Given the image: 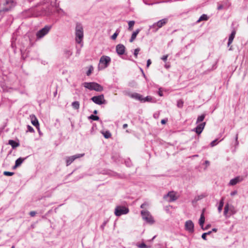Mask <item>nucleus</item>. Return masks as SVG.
<instances>
[{
    "instance_id": "nucleus-1",
    "label": "nucleus",
    "mask_w": 248,
    "mask_h": 248,
    "mask_svg": "<svg viewBox=\"0 0 248 248\" xmlns=\"http://www.w3.org/2000/svg\"><path fill=\"white\" fill-rule=\"evenodd\" d=\"M76 42L79 44H82L83 38V29L82 25L80 23H77L76 26Z\"/></svg>"
},
{
    "instance_id": "nucleus-2",
    "label": "nucleus",
    "mask_w": 248,
    "mask_h": 248,
    "mask_svg": "<svg viewBox=\"0 0 248 248\" xmlns=\"http://www.w3.org/2000/svg\"><path fill=\"white\" fill-rule=\"evenodd\" d=\"M84 87L91 91L94 90L96 92H101L103 90V87L98 83L95 82H84Z\"/></svg>"
},
{
    "instance_id": "nucleus-3",
    "label": "nucleus",
    "mask_w": 248,
    "mask_h": 248,
    "mask_svg": "<svg viewBox=\"0 0 248 248\" xmlns=\"http://www.w3.org/2000/svg\"><path fill=\"white\" fill-rule=\"evenodd\" d=\"M237 212V210L235 207L232 205L227 203L224 207V215L226 218H229L231 215H234Z\"/></svg>"
},
{
    "instance_id": "nucleus-4",
    "label": "nucleus",
    "mask_w": 248,
    "mask_h": 248,
    "mask_svg": "<svg viewBox=\"0 0 248 248\" xmlns=\"http://www.w3.org/2000/svg\"><path fill=\"white\" fill-rule=\"evenodd\" d=\"M110 61L111 59L109 57L107 56H102L99 60L98 69L99 70H102L107 68L108 66Z\"/></svg>"
},
{
    "instance_id": "nucleus-5",
    "label": "nucleus",
    "mask_w": 248,
    "mask_h": 248,
    "mask_svg": "<svg viewBox=\"0 0 248 248\" xmlns=\"http://www.w3.org/2000/svg\"><path fill=\"white\" fill-rule=\"evenodd\" d=\"M141 215L142 219L149 224H152L154 223L155 220L150 213L147 210H142Z\"/></svg>"
},
{
    "instance_id": "nucleus-6",
    "label": "nucleus",
    "mask_w": 248,
    "mask_h": 248,
    "mask_svg": "<svg viewBox=\"0 0 248 248\" xmlns=\"http://www.w3.org/2000/svg\"><path fill=\"white\" fill-rule=\"evenodd\" d=\"M129 212L127 207L124 206H117L115 209L114 214L116 216L119 217L122 215H125Z\"/></svg>"
},
{
    "instance_id": "nucleus-7",
    "label": "nucleus",
    "mask_w": 248,
    "mask_h": 248,
    "mask_svg": "<svg viewBox=\"0 0 248 248\" xmlns=\"http://www.w3.org/2000/svg\"><path fill=\"white\" fill-rule=\"evenodd\" d=\"M168 21V18L162 19L150 26L151 29H155L157 31L159 28L164 26Z\"/></svg>"
},
{
    "instance_id": "nucleus-8",
    "label": "nucleus",
    "mask_w": 248,
    "mask_h": 248,
    "mask_svg": "<svg viewBox=\"0 0 248 248\" xmlns=\"http://www.w3.org/2000/svg\"><path fill=\"white\" fill-rule=\"evenodd\" d=\"M51 29V26H46L44 28L39 30L36 33V36L37 38L40 39L43 38L45 35L48 33Z\"/></svg>"
},
{
    "instance_id": "nucleus-9",
    "label": "nucleus",
    "mask_w": 248,
    "mask_h": 248,
    "mask_svg": "<svg viewBox=\"0 0 248 248\" xmlns=\"http://www.w3.org/2000/svg\"><path fill=\"white\" fill-rule=\"evenodd\" d=\"M91 100L97 105H102L106 103V100L104 99L103 94L93 96L91 98Z\"/></svg>"
},
{
    "instance_id": "nucleus-10",
    "label": "nucleus",
    "mask_w": 248,
    "mask_h": 248,
    "mask_svg": "<svg viewBox=\"0 0 248 248\" xmlns=\"http://www.w3.org/2000/svg\"><path fill=\"white\" fill-rule=\"evenodd\" d=\"M84 155V154H77L72 156L66 157L65 158L66 166L70 165L75 159L81 157Z\"/></svg>"
},
{
    "instance_id": "nucleus-11",
    "label": "nucleus",
    "mask_w": 248,
    "mask_h": 248,
    "mask_svg": "<svg viewBox=\"0 0 248 248\" xmlns=\"http://www.w3.org/2000/svg\"><path fill=\"white\" fill-rule=\"evenodd\" d=\"M164 199L169 202H173L177 199L176 193L174 191H170L167 195L164 196Z\"/></svg>"
},
{
    "instance_id": "nucleus-12",
    "label": "nucleus",
    "mask_w": 248,
    "mask_h": 248,
    "mask_svg": "<svg viewBox=\"0 0 248 248\" xmlns=\"http://www.w3.org/2000/svg\"><path fill=\"white\" fill-rule=\"evenodd\" d=\"M194 223L191 220H189L185 222V229L189 232L192 233L194 232Z\"/></svg>"
},
{
    "instance_id": "nucleus-13",
    "label": "nucleus",
    "mask_w": 248,
    "mask_h": 248,
    "mask_svg": "<svg viewBox=\"0 0 248 248\" xmlns=\"http://www.w3.org/2000/svg\"><path fill=\"white\" fill-rule=\"evenodd\" d=\"M244 177L242 176H237L235 178L232 179L230 180L229 182V185L231 186L235 185L237 183L242 182L244 180Z\"/></svg>"
},
{
    "instance_id": "nucleus-14",
    "label": "nucleus",
    "mask_w": 248,
    "mask_h": 248,
    "mask_svg": "<svg viewBox=\"0 0 248 248\" xmlns=\"http://www.w3.org/2000/svg\"><path fill=\"white\" fill-rule=\"evenodd\" d=\"M125 46L122 44H119L116 46V50L119 55H123L125 52Z\"/></svg>"
},
{
    "instance_id": "nucleus-15",
    "label": "nucleus",
    "mask_w": 248,
    "mask_h": 248,
    "mask_svg": "<svg viewBox=\"0 0 248 248\" xmlns=\"http://www.w3.org/2000/svg\"><path fill=\"white\" fill-rule=\"evenodd\" d=\"M205 125V122L200 124L196 128L193 129L192 131H195L198 134H200L203 130Z\"/></svg>"
},
{
    "instance_id": "nucleus-16",
    "label": "nucleus",
    "mask_w": 248,
    "mask_h": 248,
    "mask_svg": "<svg viewBox=\"0 0 248 248\" xmlns=\"http://www.w3.org/2000/svg\"><path fill=\"white\" fill-rule=\"evenodd\" d=\"M127 95L131 98L141 101L143 99V96L140 94L136 93H128Z\"/></svg>"
},
{
    "instance_id": "nucleus-17",
    "label": "nucleus",
    "mask_w": 248,
    "mask_h": 248,
    "mask_svg": "<svg viewBox=\"0 0 248 248\" xmlns=\"http://www.w3.org/2000/svg\"><path fill=\"white\" fill-rule=\"evenodd\" d=\"M30 118L31 119V124L36 127H39V122L35 116L34 115H30Z\"/></svg>"
},
{
    "instance_id": "nucleus-18",
    "label": "nucleus",
    "mask_w": 248,
    "mask_h": 248,
    "mask_svg": "<svg viewBox=\"0 0 248 248\" xmlns=\"http://www.w3.org/2000/svg\"><path fill=\"white\" fill-rule=\"evenodd\" d=\"M235 34H236L235 31L233 30L229 37L228 42V46H229L231 45V44L232 43V42L233 40V39L235 37Z\"/></svg>"
},
{
    "instance_id": "nucleus-19",
    "label": "nucleus",
    "mask_w": 248,
    "mask_h": 248,
    "mask_svg": "<svg viewBox=\"0 0 248 248\" xmlns=\"http://www.w3.org/2000/svg\"><path fill=\"white\" fill-rule=\"evenodd\" d=\"M24 160L25 158H23L21 157H19L17 159H16L15 162V165L13 168V169H15L17 167H19L23 163Z\"/></svg>"
},
{
    "instance_id": "nucleus-20",
    "label": "nucleus",
    "mask_w": 248,
    "mask_h": 248,
    "mask_svg": "<svg viewBox=\"0 0 248 248\" xmlns=\"http://www.w3.org/2000/svg\"><path fill=\"white\" fill-rule=\"evenodd\" d=\"M140 29H137L135 31H134L131 35V38L130 39V42H132L136 38L137 34L140 31Z\"/></svg>"
},
{
    "instance_id": "nucleus-21",
    "label": "nucleus",
    "mask_w": 248,
    "mask_h": 248,
    "mask_svg": "<svg viewBox=\"0 0 248 248\" xmlns=\"http://www.w3.org/2000/svg\"><path fill=\"white\" fill-rule=\"evenodd\" d=\"M8 144L10 145L13 149L18 147L19 145L18 143L12 140H10L8 141Z\"/></svg>"
},
{
    "instance_id": "nucleus-22",
    "label": "nucleus",
    "mask_w": 248,
    "mask_h": 248,
    "mask_svg": "<svg viewBox=\"0 0 248 248\" xmlns=\"http://www.w3.org/2000/svg\"><path fill=\"white\" fill-rule=\"evenodd\" d=\"M204 221H205L204 216L203 213H202L201 214L200 218L199 219V222L200 225L201 226V227L202 228V229L203 230H204V229L203 228V224L204 223Z\"/></svg>"
},
{
    "instance_id": "nucleus-23",
    "label": "nucleus",
    "mask_w": 248,
    "mask_h": 248,
    "mask_svg": "<svg viewBox=\"0 0 248 248\" xmlns=\"http://www.w3.org/2000/svg\"><path fill=\"white\" fill-rule=\"evenodd\" d=\"M72 107L75 109H78L79 108V103L78 101H74L72 103Z\"/></svg>"
},
{
    "instance_id": "nucleus-24",
    "label": "nucleus",
    "mask_w": 248,
    "mask_h": 248,
    "mask_svg": "<svg viewBox=\"0 0 248 248\" xmlns=\"http://www.w3.org/2000/svg\"><path fill=\"white\" fill-rule=\"evenodd\" d=\"M224 199H222L220 202H219V206L218 207V212L219 213H220L222 211V207L223 206V205H224Z\"/></svg>"
},
{
    "instance_id": "nucleus-25",
    "label": "nucleus",
    "mask_w": 248,
    "mask_h": 248,
    "mask_svg": "<svg viewBox=\"0 0 248 248\" xmlns=\"http://www.w3.org/2000/svg\"><path fill=\"white\" fill-rule=\"evenodd\" d=\"M64 54L66 58H69L70 56L72 55V52L70 50L66 49L64 50Z\"/></svg>"
},
{
    "instance_id": "nucleus-26",
    "label": "nucleus",
    "mask_w": 248,
    "mask_h": 248,
    "mask_svg": "<svg viewBox=\"0 0 248 248\" xmlns=\"http://www.w3.org/2000/svg\"><path fill=\"white\" fill-rule=\"evenodd\" d=\"M120 30L119 29H118L111 36V38L112 40H115L117 38V36L118 35L119 33H120Z\"/></svg>"
},
{
    "instance_id": "nucleus-27",
    "label": "nucleus",
    "mask_w": 248,
    "mask_h": 248,
    "mask_svg": "<svg viewBox=\"0 0 248 248\" xmlns=\"http://www.w3.org/2000/svg\"><path fill=\"white\" fill-rule=\"evenodd\" d=\"M207 19L208 17L207 15L203 14L200 16L199 19L197 20V22H200V21L203 20H207Z\"/></svg>"
},
{
    "instance_id": "nucleus-28",
    "label": "nucleus",
    "mask_w": 248,
    "mask_h": 248,
    "mask_svg": "<svg viewBox=\"0 0 248 248\" xmlns=\"http://www.w3.org/2000/svg\"><path fill=\"white\" fill-rule=\"evenodd\" d=\"M152 99V98L150 96H147L146 97H143V99L141 100V102H150L151 101Z\"/></svg>"
},
{
    "instance_id": "nucleus-29",
    "label": "nucleus",
    "mask_w": 248,
    "mask_h": 248,
    "mask_svg": "<svg viewBox=\"0 0 248 248\" xmlns=\"http://www.w3.org/2000/svg\"><path fill=\"white\" fill-rule=\"evenodd\" d=\"M135 24V21H129L128 22V30L129 31L132 30V27Z\"/></svg>"
},
{
    "instance_id": "nucleus-30",
    "label": "nucleus",
    "mask_w": 248,
    "mask_h": 248,
    "mask_svg": "<svg viewBox=\"0 0 248 248\" xmlns=\"http://www.w3.org/2000/svg\"><path fill=\"white\" fill-rule=\"evenodd\" d=\"M102 133L103 134L104 137L106 139L109 138L111 137V134L108 131L103 132Z\"/></svg>"
},
{
    "instance_id": "nucleus-31",
    "label": "nucleus",
    "mask_w": 248,
    "mask_h": 248,
    "mask_svg": "<svg viewBox=\"0 0 248 248\" xmlns=\"http://www.w3.org/2000/svg\"><path fill=\"white\" fill-rule=\"evenodd\" d=\"M204 118H205V115H204V114L199 116L197 118L196 123H199L201 122H202L204 120Z\"/></svg>"
},
{
    "instance_id": "nucleus-32",
    "label": "nucleus",
    "mask_w": 248,
    "mask_h": 248,
    "mask_svg": "<svg viewBox=\"0 0 248 248\" xmlns=\"http://www.w3.org/2000/svg\"><path fill=\"white\" fill-rule=\"evenodd\" d=\"M138 247L139 248H150V246H148L146 245H145L144 243H141L138 245Z\"/></svg>"
},
{
    "instance_id": "nucleus-33",
    "label": "nucleus",
    "mask_w": 248,
    "mask_h": 248,
    "mask_svg": "<svg viewBox=\"0 0 248 248\" xmlns=\"http://www.w3.org/2000/svg\"><path fill=\"white\" fill-rule=\"evenodd\" d=\"M183 104H184V102L182 100H179L177 101V105L178 108H182L183 106Z\"/></svg>"
},
{
    "instance_id": "nucleus-34",
    "label": "nucleus",
    "mask_w": 248,
    "mask_h": 248,
    "mask_svg": "<svg viewBox=\"0 0 248 248\" xmlns=\"http://www.w3.org/2000/svg\"><path fill=\"white\" fill-rule=\"evenodd\" d=\"M89 118L91 119H92L93 120H94V121H97L99 119L98 116H95V115H91L89 117Z\"/></svg>"
},
{
    "instance_id": "nucleus-35",
    "label": "nucleus",
    "mask_w": 248,
    "mask_h": 248,
    "mask_svg": "<svg viewBox=\"0 0 248 248\" xmlns=\"http://www.w3.org/2000/svg\"><path fill=\"white\" fill-rule=\"evenodd\" d=\"M140 51V48H137L135 49L134 55V56H135V57L136 58H137L139 52Z\"/></svg>"
},
{
    "instance_id": "nucleus-36",
    "label": "nucleus",
    "mask_w": 248,
    "mask_h": 248,
    "mask_svg": "<svg viewBox=\"0 0 248 248\" xmlns=\"http://www.w3.org/2000/svg\"><path fill=\"white\" fill-rule=\"evenodd\" d=\"M225 7V4H218L217 9L218 10H221Z\"/></svg>"
},
{
    "instance_id": "nucleus-37",
    "label": "nucleus",
    "mask_w": 248,
    "mask_h": 248,
    "mask_svg": "<svg viewBox=\"0 0 248 248\" xmlns=\"http://www.w3.org/2000/svg\"><path fill=\"white\" fill-rule=\"evenodd\" d=\"M3 174L6 176H12L14 174V172L5 171H4Z\"/></svg>"
},
{
    "instance_id": "nucleus-38",
    "label": "nucleus",
    "mask_w": 248,
    "mask_h": 248,
    "mask_svg": "<svg viewBox=\"0 0 248 248\" xmlns=\"http://www.w3.org/2000/svg\"><path fill=\"white\" fill-rule=\"evenodd\" d=\"M93 66H91L89 70L87 71L86 74L88 76H90L91 74L92 73V71H93Z\"/></svg>"
},
{
    "instance_id": "nucleus-39",
    "label": "nucleus",
    "mask_w": 248,
    "mask_h": 248,
    "mask_svg": "<svg viewBox=\"0 0 248 248\" xmlns=\"http://www.w3.org/2000/svg\"><path fill=\"white\" fill-rule=\"evenodd\" d=\"M217 140L216 139V140H214L212 141L211 143H210V146L211 147H214L215 146V145H216L218 142H217Z\"/></svg>"
},
{
    "instance_id": "nucleus-40",
    "label": "nucleus",
    "mask_w": 248,
    "mask_h": 248,
    "mask_svg": "<svg viewBox=\"0 0 248 248\" xmlns=\"http://www.w3.org/2000/svg\"><path fill=\"white\" fill-rule=\"evenodd\" d=\"M34 130L33 128L30 125H28L27 126V132H34Z\"/></svg>"
},
{
    "instance_id": "nucleus-41",
    "label": "nucleus",
    "mask_w": 248,
    "mask_h": 248,
    "mask_svg": "<svg viewBox=\"0 0 248 248\" xmlns=\"http://www.w3.org/2000/svg\"><path fill=\"white\" fill-rule=\"evenodd\" d=\"M148 205H149L148 203L147 202H145L144 203H143V204H142L140 205V208L143 209V208H144L146 206H148Z\"/></svg>"
},
{
    "instance_id": "nucleus-42",
    "label": "nucleus",
    "mask_w": 248,
    "mask_h": 248,
    "mask_svg": "<svg viewBox=\"0 0 248 248\" xmlns=\"http://www.w3.org/2000/svg\"><path fill=\"white\" fill-rule=\"evenodd\" d=\"M168 57V55H164V56L161 58V59H162L163 61L165 62V61H167Z\"/></svg>"
},
{
    "instance_id": "nucleus-43",
    "label": "nucleus",
    "mask_w": 248,
    "mask_h": 248,
    "mask_svg": "<svg viewBox=\"0 0 248 248\" xmlns=\"http://www.w3.org/2000/svg\"><path fill=\"white\" fill-rule=\"evenodd\" d=\"M57 12L59 14H64V12L63 11V10L61 9V8H58L57 10Z\"/></svg>"
},
{
    "instance_id": "nucleus-44",
    "label": "nucleus",
    "mask_w": 248,
    "mask_h": 248,
    "mask_svg": "<svg viewBox=\"0 0 248 248\" xmlns=\"http://www.w3.org/2000/svg\"><path fill=\"white\" fill-rule=\"evenodd\" d=\"M238 134L237 133V134H236V136H235V144H236V145H238L239 144V142L238 141Z\"/></svg>"
},
{
    "instance_id": "nucleus-45",
    "label": "nucleus",
    "mask_w": 248,
    "mask_h": 248,
    "mask_svg": "<svg viewBox=\"0 0 248 248\" xmlns=\"http://www.w3.org/2000/svg\"><path fill=\"white\" fill-rule=\"evenodd\" d=\"M206 235L207 233H203L202 235V238L204 240H206Z\"/></svg>"
},
{
    "instance_id": "nucleus-46",
    "label": "nucleus",
    "mask_w": 248,
    "mask_h": 248,
    "mask_svg": "<svg viewBox=\"0 0 248 248\" xmlns=\"http://www.w3.org/2000/svg\"><path fill=\"white\" fill-rule=\"evenodd\" d=\"M9 3H10L11 4L12 6H14V2L11 0H7L6 1V4H9Z\"/></svg>"
},
{
    "instance_id": "nucleus-47",
    "label": "nucleus",
    "mask_w": 248,
    "mask_h": 248,
    "mask_svg": "<svg viewBox=\"0 0 248 248\" xmlns=\"http://www.w3.org/2000/svg\"><path fill=\"white\" fill-rule=\"evenodd\" d=\"M30 215L31 217H34L36 215V212L35 211H31L30 213Z\"/></svg>"
},
{
    "instance_id": "nucleus-48",
    "label": "nucleus",
    "mask_w": 248,
    "mask_h": 248,
    "mask_svg": "<svg viewBox=\"0 0 248 248\" xmlns=\"http://www.w3.org/2000/svg\"><path fill=\"white\" fill-rule=\"evenodd\" d=\"M151 64V60L150 59L148 60L147 62V67H148Z\"/></svg>"
},
{
    "instance_id": "nucleus-49",
    "label": "nucleus",
    "mask_w": 248,
    "mask_h": 248,
    "mask_svg": "<svg viewBox=\"0 0 248 248\" xmlns=\"http://www.w3.org/2000/svg\"><path fill=\"white\" fill-rule=\"evenodd\" d=\"M205 164L206 165V167L209 166L210 165V162L208 160H206L204 162Z\"/></svg>"
},
{
    "instance_id": "nucleus-50",
    "label": "nucleus",
    "mask_w": 248,
    "mask_h": 248,
    "mask_svg": "<svg viewBox=\"0 0 248 248\" xmlns=\"http://www.w3.org/2000/svg\"><path fill=\"white\" fill-rule=\"evenodd\" d=\"M158 94L160 96H163V93L160 90V89L159 90V91H158Z\"/></svg>"
},
{
    "instance_id": "nucleus-51",
    "label": "nucleus",
    "mask_w": 248,
    "mask_h": 248,
    "mask_svg": "<svg viewBox=\"0 0 248 248\" xmlns=\"http://www.w3.org/2000/svg\"><path fill=\"white\" fill-rule=\"evenodd\" d=\"M166 121H167L166 120L163 119L161 120V123L162 124H166Z\"/></svg>"
},
{
    "instance_id": "nucleus-52",
    "label": "nucleus",
    "mask_w": 248,
    "mask_h": 248,
    "mask_svg": "<svg viewBox=\"0 0 248 248\" xmlns=\"http://www.w3.org/2000/svg\"><path fill=\"white\" fill-rule=\"evenodd\" d=\"M127 127V124H123V128H126Z\"/></svg>"
},
{
    "instance_id": "nucleus-53",
    "label": "nucleus",
    "mask_w": 248,
    "mask_h": 248,
    "mask_svg": "<svg viewBox=\"0 0 248 248\" xmlns=\"http://www.w3.org/2000/svg\"><path fill=\"white\" fill-rule=\"evenodd\" d=\"M203 197V195L199 196H198V200L201 199H202Z\"/></svg>"
},
{
    "instance_id": "nucleus-54",
    "label": "nucleus",
    "mask_w": 248,
    "mask_h": 248,
    "mask_svg": "<svg viewBox=\"0 0 248 248\" xmlns=\"http://www.w3.org/2000/svg\"><path fill=\"white\" fill-rule=\"evenodd\" d=\"M212 231H209L208 232H205V233H207V235H209L210 234H211Z\"/></svg>"
},
{
    "instance_id": "nucleus-55",
    "label": "nucleus",
    "mask_w": 248,
    "mask_h": 248,
    "mask_svg": "<svg viewBox=\"0 0 248 248\" xmlns=\"http://www.w3.org/2000/svg\"><path fill=\"white\" fill-rule=\"evenodd\" d=\"M217 229H216V228H214V229H212V231L213 232H217Z\"/></svg>"
},
{
    "instance_id": "nucleus-56",
    "label": "nucleus",
    "mask_w": 248,
    "mask_h": 248,
    "mask_svg": "<svg viewBox=\"0 0 248 248\" xmlns=\"http://www.w3.org/2000/svg\"><path fill=\"white\" fill-rule=\"evenodd\" d=\"M155 236H154L152 238V239H151V240H150V241H151H151H153V240L155 239Z\"/></svg>"
},
{
    "instance_id": "nucleus-57",
    "label": "nucleus",
    "mask_w": 248,
    "mask_h": 248,
    "mask_svg": "<svg viewBox=\"0 0 248 248\" xmlns=\"http://www.w3.org/2000/svg\"><path fill=\"white\" fill-rule=\"evenodd\" d=\"M141 72H142V74H143V76H144V77H145V74H144V72H143V70L141 69Z\"/></svg>"
},
{
    "instance_id": "nucleus-58",
    "label": "nucleus",
    "mask_w": 248,
    "mask_h": 248,
    "mask_svg": "<svg viewBox=\"0 0 248 248\" xmlns=\"http://www.w3.org/2000/svg\"><path fill=\"white\" fill-rule=\"evenodd\" d=\"M9 9H7V8H4V9H3V11H7Z\"/></svg>"
},
{
    "instance_id": "nucleus-59",
    "label": "nucleus",
    "mask_w": 248,
    "mask_h": 248,
    "mask_svg": "<svg viewBox=\"0 0 248 248\" xmlns=\"http://www.w3.org/2000/svg\"><path fill=\"white\" fill-rule=\"evenodd\" d=\"M46 15V13H41V14H39V15Z\"/></svg>"
},
{
    "instance_id": "nucleus-60",
    "label": "nucleus",
    "mask_w": 248,
    "mask_h": 248,
    "mask_svg": "<svg viewBox=\"0 0 248 248\" xmlns=\"http://www.w3.org/2000/svg\"><path fill=\"white\" fill-rule=\"evenodd\" d=\"M93 113H94V114H96V113H97V110H95L94 111Z\"/></svg>"
},
{
    "instance_id": "nucleus-61",
    "label": "nucleus",
    "mask_w": 248,
    "mask_h": 248,
    "mask_svg": "<svg viewBox=\"0 0 248 248\" xmlns=\"http://www.w3.org/2000/svg\"><path fill=\"white\" fill-rule=\"evenodd\" d=\"M234 194H235V193H234V192H233V193H231V195H233Z\"/></svg>"
},
{
    "instance_id": "nucleus-62",
    "label": "nucleus",
    "mask_w": 248,
    "mask_h": 248,
    "mask_svg": "<svg viewBox=\"0 0 248 248\" xmlns=\"http://www.w3.org/2000/svg\"><path fill=\"white\" fill-rule=\"evenodd\" d=\"M232 50V46L229 48V50Z\"/></svg>"
},
{
    "instance_id": "nucleus-63",
    "label": "nucleus",
    "mask_w": 248,
    "mask_h": 248,
    "mask_svg": "<svg viewBox=\"0 0 248 248\" xmlns=\"http://www.w3.org/2000/svg\"><path fill=\"white\" fill-rule=\"evenodd\" d=\"M12 46L13 47V46H14V44H13V43H12Z\"/></svg>"
},
{
    "instance_id": "nucleus-64",
    "label": "nucleus",
    "mask_w": 248,
    "mask_h": 248,
    "mask_svg": "<svg viewBox=\"0 0 248 248\" xmlns=\"http://www.w3.org/2000/svg\"><path fill=\"white\" fill-rule=\"evenodd\" d=\"M11 248H15L14 246H13Z\"/></svg>"
}]
</instances>
